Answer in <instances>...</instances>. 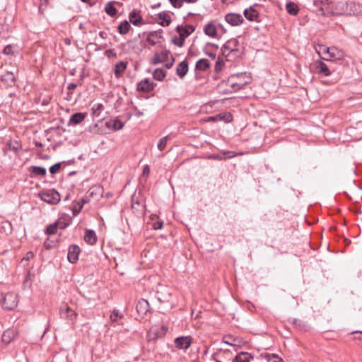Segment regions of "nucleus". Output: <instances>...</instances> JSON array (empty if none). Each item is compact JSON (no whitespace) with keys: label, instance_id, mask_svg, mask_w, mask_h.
<instances>
[{"label":"nucleus","instance_id":"30","mask_svg":"<svg viewBox=\"0 0 362 362\" xmlns=\"http://www.w3.org/2000/svg\"><path fill=\"white\" fill-rule=\"evenodd\" d=\"M85 113L77 112L71 116L70 122L73 124H78L85 119Z\"/></svg>","mask_w":362,"mask_h":362},{"label":"nucleus","instance_id":"14","mask_svg":"<svg viewBox=\"0 0 362 362\" xmlns=\"http://www.w3.org/2000/svg\"><path fill=\"white\" fill-rule=\"evenodd\" d=\"M315 67L316 72L320 75L328 76L331 74L329 67L322 61H316L315 63Z\"/></svg>","mask_w":362,"mask_h":362},{"label":"nucleus","instance_id":"25","mask_svg":"<svg viewBox=\"0 0 362 362\" xmlns=\"http://www.w3.org/2000/svg\"><path fill=\"white\" fill-rule=\"evenodd\" d=\"M29 172L35 176L45 177L47 173V170L45 168L40 166H30L29 168Z\"/></svg>","mask_w":362,"mask_h":362},{"label":"nucleus","instance_id":"47","mask_svg":"<svg viewBox=\"0 0 362 362\" xmlns=\"http://www.w3.org/2000/svg\"><path fill=\"white\" fill-rule=\"evenodd\" d=\"M34 257V253L31 251L28 252L25 257L22 259V261H30Z\"/></svg>","mask_w":362,"mask_h":362},{"label":"nucleus","instance_id":"28","mask_svg":"<svg viewBox=\"0 0 362 362\" xmlns=\"http://www.w3.org/2000/svg\"><path fill=\"white\" fill-rule=\"evenodd\" d=\"M127 62H119L115 66L114 72L117 77L121 76V74L125 71L127 69Z\"/></svg>","mask_w":362,"mask_h":362},{"label":"nucleus","instance_id":"15","mask_svg":"<svg viewBox=\"0 0 362 362\" xmlns=\"http://www.w3.org/2000/svg\"><path fill=\"white\" fill-rule=\"evenodd\" d=\"M347 15L358 16L362 14V4L356 2H348Z\"/></svg>","mask_w":362,"mask_h":362},{"label":"nucleus","instance_id":"7","mask_svg":"<svg viewBox=\"0 0 362 362\" xmlns=\"http://www.w3.org/2000/svg\"><path fill=\"white\" fill-rule=\"evenodd\" d=\"M332 1L331 0H314L315 11L322 16L329 15Z\"/></svg>","mask_w":362,"mask_h":362},{"label":"nucleus","instance_id":"40","mask_svg":"<svg viewBox=\"0 0 362 362\" xmlns=\"http://www.w3.org/2000/svg\"><path fill=\"white\" fill-rule=\"evenodd\" d=\"M224 66H225V63H224L223 60L220 58H218V59L216 62V64H215V67H214L215 72L216 73L220 72L223 69Z\"/></svg>","mask_w":362,"mask_h":362},{"label":"nucleus","instance_id":"57","mask_svg":"<svg viewBox=\"0 0 362 362\" xmlns=\"http://www.w3.org/2000/svg\"><path fill=\"white\" fill-rule=\"evenodd\" d=\"M216 356H217V354H216H216H214L213 355V356H212V357H213V359H214L216 362H221V361H219L218 360H217V359L216 358Z\"/></svg>","mask_w":362,"mask_h":362},{"label":"nucleus","instance_id":"43","mask_svg":"<svg viewBox=\"0 0 362 362\" xmlns=\"http://www.w3.org/2000/svg\"><path fill=\"white\" fill-rule=\"evenodd\" d=\"M58 227V223H55L54 224L49 225L46 228V233L49 235H53L57 233V229Z\"/></svg>","mask_w":362,"mask_h":362},{"label":"nucleus","instance_id":"46","mask_svg":"<svg viewBox=\"0 0 362 362\" xmlns=\"http://www.w3.org/2000/svg\"><path fill=\"white\" fill-rule=\"evenodd\" d=\"M13 48L12 45H8L4 47L3 53L6 55H12L13 54Z\"/></svg>","mask_w":362,"mask_h":362},{"label":"nucleus","instance_id":"56","mask_svg":"<svg viewBox=\"0 0 362 362\" xmlns=\"http://www.w3.org/2000/svg\"><path fill=\"white\" fill-rule=\"evenodd\" d=\"M211 158H214V159H218V160H221L222 158L218 156V155H212L211 156Z\"/></svg>","mask_w":362,"mask_h":362},{"label":"nucleus","instance_id":"12","mask_svg":"<svg viewBox=\"0 0 362 362\" xmlns=\"http://www.w3.org/2000/svg\"><path fill=\"white\" fill-rule=\"evenodd\" d=\"M136 310L139 315L144 318L149 312L150 306L148 302L145 299H140L136 305Z\"/></svg>","mask_w":362,"mask_h":362},{"label":"nucleus","instance_id":"11","mask_svg":"<svg viewBox=\"0 0 362 362\" xmlns=\"http://www.w3.org/2000/svg\"><path fill=\"white\" fill-rule=\"evenodd\" d=\"M225 21L232 26H237L243 23L244 18L240 14L229 13L225 16Z\"/></svg>","mask_w":362,"mask_h":362},{"label":"nucleus","instance_id":"42","mask_svg":"<svg viewBox=\"0 0 362 362\" xmlns=\"http://www.w3.org/2000/svg\"><path fill=\"white\" fill-rule=\"evenodd\" d=\"M124 123L119 119H115L112 121V128L115 131L120 130L123 128Z\"/></svg>","mask_w":362,"mask_h":362},{"label":"nucleus","instance_id":"54","mask_svg":"<svg viewBox=\"0 0 362 362\" xmlns=\"http://www.w3.org/2000/svg\"><path fill=\"white\" fill-rule=\"evenodd\" d=\"M208 120L215 122V121L218 120V118L217 115H216V116H213V117H209Z\"/></svg>","mask_w":362,"mask_h":362},{"label":"nucleus","instance_id":"17","mask_svg":"<svg viewBox=\"0 0 362 362\" xmlns=\"http://www.w3.org/2000/svg\"><path fill=\"white\" fill-rule=\"evenodd\" d=\"M158 24L163 27H167L171 23V17L168 12L163 11L157 14L156 18Z\"/></svg>","mask_w":362,"mask_h":362},{"label":"nucleus","instance_id":"2","mask_svg":"<svg viewBox=\"0 0 362 362\" xmlns=\"http://www.w3.org/2000/svg\"><path fill=\"white\" fill-rule=\"evenodd\" d=\"M223 56L227 61L235 62L243 54V47L236 39L228 40L222 47Z\"/></svg>","mask_w":362,"mask_h":362},{"label":"nucleus","instance_id":"19","mask_svg":"<svg viewBox=\"0 0 362 362\" xmlns=\"http://www.w3.org/2000/svg\"><path fill=\"white\" fill-rule=\"evenodd\" d=\"M189 69V64L187 59L183 60L179 63L176 68V74L181 78H182L187 73Z\"/></svg>","mask_w":362,"mask_h":362},{"label":"nucleus","instance_id":"44","mask_svg":"<svg viewBox=\"0 0 362 362\" xmlns=\"http://www.w3.org/2000/svg\"><path fill=\"white\" fill-rule=\"evenodd\" d=\"M60 167H61V163H57L52 165L49 168L50 173L54 175V174H56V173H59V171L60 170Z\"/></svg>","mask_w":362,"mask_h":362},{"label":"nucleus","instance_id":"3","mask_svg":"<svg viewBox=\"0 0 362 362\" xmlns=\"http://www.w3.org/2000/svg\"><path fill=\"white\" fill-rule=\"evenodd\" d=\"M175 59L170 55V52L168 49H163L159 52H156L151 58V64L156 65L163 63L167 69L173 66Z\"/></svg>","mask_w":362,"mask_h":362},{"label":"nucleus","instance_id":"51","mask_svg":"<svg viewBox=\"0 0 362 362\" xmlns=\"http://www.w3.org/2000/svg\"><path fill=\"white\" fill-rule=\"evenodd\" d=\"M150 173V169H149V167L148 165H146L144 168V170H143V173L144 175H148Z\"/></svg>","mask_w":362,"mask_h":362},{"label":"nucleus","instance_id":"16","mask_svg":"<svg viewBox=\"0 0 362 362\" xmlns=\"http://www.w3.org/2000/svg\"><path fill=\"white\" fill-rule=\"evenodd\" d=\"M155 84L151 81L149 79L146 78L144 80L141 81L137 85V90L139 91H142L145 93H148L151 91L154 88Z\"/></svg>","mask_w":362,"mask_h":362},{"label":"nucleus","instance_id":"32","mask_svg":"<svg viewBox=\"0 0 362 362\" xmlns=\"http://www.w3.org/2000/svg\"><path fill=\"white\" fill-rule=\"evenodd\" d=\"M286 11L292 16H296L298 13L299 8L297 4L293 2H288L286 6Z\"/></svg>","mask_w":362,"mask_h":362},{"label":"nucleus","instance_id":"63","mask_svg":"<svg viewBox=\"0 0 362 362\" xmlns=\"http://www.w3.org/2000/svg\"><path fill=\"white\" fill-rule=\"evenodd\" d=\"M192 15H194L192 13H190V12H189V13H188V16H192Z\"/></svg>","mask_w":362,"mask_h":362},{"label":"nucleus","instance_id":"59","mask_svg":"<svg viewBox=\"0 0 362 362\" xmlns=\"http://www.w3.org/2000/svg\"><path fill=\"white\" fill-rule=\"evenodd\" d=\"M109 52H113V51L112 49H108L105 52V54L107 56H109Z\"/></svg>","mask_w":362,"mask_h":362},{"label":"nucleus","instance_id":"62","mask_svg":"<svg viewBox=\"0 0 362 362\" xmlns=\"http://www.w3.org/2000/svg\"><path fill=\"white\" fill-rule=\"evenodd\" d=\"M100 35L101 37H103V32H100Z\"/></svg>","mask_w":362,"mask_h":362},{"label":"nucleus","instance_id":"48","mask_svg":"<svg viewBox=\"0 0 362 362\" xmlns=\"http://www.w3.org/2000/svg\"><path fill=\"white\" fill-rule=\"evenodd\" d=\"M185 37L180 36V38L178 40H173V42L177 46L182 47L185 42Z\"/></svg>","mask_w":362,"mask_h":362},{"label":"nucleus","instance_id":"50","mask_svg":"<svg viewBox=\"0 0 362 362\" xmlns=\"http://www.w3.org/2000/svg\"><path fill=\"white\" fill-rule=\"evenodd\" d=\"M76 87H77L76 83H71L69 84V86L67 87V90L69 91L68 94H69V91L74 90Z\"/></svg>","mask_w":362,"mask_h":362},{"label":"nucleus","instance_id":"58","mask_svg":"<svg viewBox=\"0 0 362 362\" xmlns=\"http://www.w3.org/2000/svg\"><path fill=\"white\" fill-rule=\"evenodd\" d=\"M184 2H187V3H194L196 1V0H183Z\"/></svg>","mask_w":362,"mask_h":362},{"label":"nucleus","instance_id":"9","mask_svg":"<svg viewBox=\"0 0 362 362\" xmlns=\"http://www.w3.org/2000/svg\"><path fill=\"white\" fill-rule=\"evenodd\" d=\"M60 315L62 318L68 320L72 324L76 321L78 316V314L66 305L60 308Z\"/></svg>","mask_w":362,"mask_h":362},{"label":"nucleus","instance_id":"26","mask_svg":"<svg viewBox=\"0 0 362 362\" xmlns=\"http://www.w3.org/2000/svg\"><path fill=\"white\" fill-rule=\"evenodd\" d=\"M210 67L209 62L206 59H201L198 60L195 65L197 71H206Z\"/></svg>","mask_w":362,"mask_h":362},{"label":"nucleus","instance_id":"33","mask_svg":"<svg viewBox=\"0 0 362 362\" xmlns=\"http://www.w3.org/2000/svg\"><path fill=\"white\" fill-rule=\"evenodd\" d=\"M264 358L268 361H272V362H284V360L279 357L278 355L274 354H268L266 353L264 355Z\"/></svg>","mask_w":362,"mask_h":362},{"label":"nucleus","instance_id":"60","mask_svg":"<svg viewBox=\"0 0 362 362\" xmlns=\"http://www.w3.org/2000/svg\"><path fill=\"white\" fill-rule=\"evenodd\" d=\"M44 245H45V247L47 249H49V244H47L46 243H45Z\"/></svg>","mask_w":362,"mask_h":362},{"label":"nucleus","instance_id":"21","mask_svg":"<svg viewBox=\"0 0 362 362\" xmlns=\"http://www.w3.org/2000/svg\"><path fill=\"white\" fill-rule=\"evenodd\" d=\"M97 236L94 230L88 229L85 232L84 240L90 245H93L97 242Z\"/></svg>","mask_w":362,"mask_h":362},{"label":"nucleus","instance_id":"20","mask_svg":"<svg viewBox=\"0 0 362 362\" xmlns=\"http://www.w3.org/2000/svg\"><path fill=\"white\" fill-rule=\"evenodd\" d=\"M245 17L250 21H257L259 18V13L252 7L246 8L244 11Z\"/></svg>","mask_w":362,"mask_h":362},{"label":"nucleus","instance_id":"53","mask_svg":"<svg viewBox=\"0 0 362 362\" xmlns=\"http://www.w3.org/2000/svg\"><path fill=\"white\" fill-rule=\"evenodd\" d=\"M358 333L360 334V336L357 337H355V339L362 341V332H353V334H358Z\"/></svg>","mask_w":362,"mask_h":362},{"label":"nucleus","instance_id":"13","mask_svg":"<svg viewBox=\"0 0 362 362\" xmlns=\"http://www.w3.org/2000/svg\"><path fill=\"white\" fill-rule=\"evenodd\" d=\"M81 252L80 247L76 245H71L68 250V260L71 263H76L78 259V255Z\"/></svg>","mask_w":362,"mask_h":362},{"label":"nucleus","instance_id":"55","mask_svg":"<svg viewBox=\"0 0 362 362\" xmlns=\"http://www.w3.org/2000/svg\"><path fill=\"white\" fill-rule=\"evenodd\" d=\"M236 0H222V2L226 4H232Z\"/></svg>","mask_w":362,"mask_h":362},{"label":"nucleus","instance_id":"10","mask_svg":"<svg viewBox=\"0 0 362 362\" xmlns=\"http://www.w3.org/2000/svg\"><path fill=\"white\" fill-rule=\"evenodd\" d=\"M174 342L177 349L186 351L191 346L192 337L190 336L177 337Z\"/></svg>","mask_w":362,"mask_h":362},{"label":"nucleus","instance_id":"22","mask_svg":"<svg viewBox=\"0 0 362 362\" xmlns=\"http://www.w3.org/2000/svg\"><path fill=\"white\" fill-rule=\"evenodd\" d=\"M253 356L247 352H241L235 356L233 362H250Z\"/></svg>","mask_w":362,"mask_h":362},{"label":"nucleus","instance_id":"35","mask_svg":"<svg viewBox=\"0 0 362 362\" xmlns=\"http://www.w3.org/2000/svg\"><path fill=\"white\" fill-rule=\"evenodd\" d=\"M210 48H214L216 50L218 49V46L214 45V44H212V43H208L205 47V53L206 55H208L209 57L212 58V59H215L216 58V53L214 52H213L212 50H208Z\"/></svg>","mask_w":362,"mask_h":362},{"label":"nucleus","instance_id":"64","mask_svg":"<svg viewBox=\"0 0 362 362\" xmlns=\"http://www.w3.org/2000/svg\"><path fill=\"white\" fill-rule=\"evenodd\" d=\"M83 204L86 203V201L84 199H82Z\"/></svg>","mask_w":362,"mask_h":362},{"label":"nucleus","instance_id":"18","mask_svg":"<svg viewBox=\"0 0 362 362\" xmlns=\"http://www.w3.org/2000/svg\"><path fill=\"white\" fill-rule=\"evenodd\" d=\"M177 32L179 33L180 37L186 38L194 31V27L191 25H178L176 28Z\"/></svg>","mask_w":362,"mask_h":362},{"label":"nucleus","instance_id":"31","mask_svg":"<svg viewBox=\"0 0 362 362\" xmlns=\"http://www.w3.org/2000/svg\"><path fill=\"white\" fill-rule=\"evenodd\" d=\"M115 3H117V2L116 1H110L105 6V12L107 13V14H108L111 17L115 16L117 13V10L116 9V8L114 6Z\"/></svg>","mask_w":362,"mask_h":362},{"label":"nucleus","instance_id":"38","mask_svg":"<svg viewBox=\"0 0 362 362\" xmlns=\"http://www.w3.org/2000/svg\"><path fill=\"white\" fill-rule=\"evenodd\" d=\"M91 110L92 114L95 117H98L100 112L104 110V106L102 103H97L92 107Z\"/></svg>","mask_w":362,"mask_h":362},{"label":"nucleus","instance_id":"34","mask_svg":"<svg viewBox=\"0 0 362 362\" xmlns=\"http://www.w3.org/2000/svg\"><path fill=\"white\" fill-rule=\"evenodd\" d=\"M123 314H122L119 310L114 309L110 314V319L112 322H117L119 320L123 318Z\"/></svg>","mask_w":362,"mask_h":362},{"label":"nucleus","instance_id":"36","mask_svg":"<svg viewBox=\"0 0 362 362\" xmlns=\"http://www.w3.org/2000/svg\"><path fill=\"white\" fill-rule=\"evenodd\" d=\"M153 77L154 79L161 81L165 77V73L161 69H156L153 73Z\"/></svg>","mask_w":362,"mask_h":362},{"label":"nucleus","instance_id":"41","mask_svg":"<svg viewBox=\"0 0 362 362\" xmlns=\"http://www.w3.org/2000/svg\"><path fill=\"white\" fill-rule=\"evenodd\" d=\"M218 120H224L226 122L232 120V115L230 113L225 112L217 115Z\"/></svg>","mask_w":362,"mask_h":362},{"label":"nucleus","instance_id":"4","mask_svg":"<svg viewBox=\"0 0 362 362\" xmlns=\"http://www.w3.org/2000/svg\"><path fill=\"white\" fill-rule=\"evenodd\" d=\"M321 51L327 55L323 59L327 61H339L344 59V52L342 49H340L336 47H325L321 48Z\"/></svg>","mask_w":362,"mask_h":362},{"label":"nucleus","instance_id":"49","mask_svg":"<svg viewBox=\"0 0 362 362\" xmlns=\"http://www.w3.org/2000/svg\"><path fill=\"white\" fill-rule=\"evenodd\" d=\"M163 227V222L157 221L153 223V228L155 230L161 229Z\"/></svg>","mask_w":362,"mask_h":362},{"label":"nucleus","instance_id":"45","mask_svg":"<svg viewBox=\"0 0 362 362\" xmlns=\"http://www.w3.org/2000/svg\"><path fill=\"white\" fill-rule=\"evenodd\" d=\"M172 6L175 8H180L184 2L183 0H169Z\"/></svg>","mask_w":362,"mask_h":362},{"label":"nucleus","instance_id":"23","mask_svg":"<svg viewBox=\"0 0 362 362\" xmlns=\"http://www.w3.org/2000/svg\"><path fill=\"white\" fill-rule=\"evenodd\" d=\"M204 33L211 37H217L216 27L214 23H207L204 28Z\"/></svg>","mask_w":362,"mask_h":362},{"label":"nucleus","instance_id":"37","mask_svg":"<svg viewBox=\"0 0 362 362\" xmlns=\"http://www.w3.org/2000/svg\"><path fill=\"white\" fill-rule=\"evenodd\" d=\"M2 81L8 83L10 85L14 83L16 81V78L14 74L12 72H6L5 74L2 76Z\"/></svg>","mask_w":362,"mask_h":362},{"label":"nucleus","instance_id":"6","mask_svg":"<svg viewBox=\"0 0 362 362\" xmlns=\"http://www.w3.org/2000/svg\"><path fill=\"white\" fill-rule=\"evenodd\" d=\"M0 303L4 309L13 310L18 305V296L12 292L7 293L5 295L2 294Z\"/></svg>","mask_w":362,"mask_h":362},{"label":"nucleus","instance_id":"27","mask_svg":"<svg viewBox=\"0 0 362 362\" xmlns=\"http://www.w3.org/2000/svg\"><path fill=\"white\" fill-rule=\"evenodd\" d=\"M131 29V25L127 21H123L117 27V32L120 35H126Z\"/></svg>","mask_w":362,"mask_h":362},{"label":"nucleus","instance_id":"1","mask_svg":"<svg viewBox=\"0 0 362 362\" xmlns=\"http://www.w3.org/2000/svg\"><path fill=\"white\" fill-rule=\"evenodd\" d=\"M250 83L247 73H239L230 76L226 81H221L218 88L220 92L228 94L243 88Z\"/></svg>","mask_w":362,"mask_h":362},{"label":"nucleus","instance_id":"39","mask_svg":"<svg viewBox=\"0 0 362 362\" xmlns=\"http://www.w3.org/2000/svg\"><path fill=\"white\" fill-rule=\"evenodd\" d=\"M169 139L170 136L167 135L159 140L157 147L160 151H163L165 148L167 142L169 140Z\"/></svg>","mask_w":362,"mask_h":362},{"label":"nucleus","instance_id":"61","mask_svg":"<svg viewBox=\"0 0 362 362\" xmlns=\"http://www.w3.org/2000/svg\"><path fill=\"white\" fill-rule=\"evenodd\" d=\"M84 3H89L91 0H81Z\"/></svg>","mask_w":362,"mask_h":362},{"label":"nucleus","instance_id":"29","mask_svg":"<svg viewBox=\"0 0 362 362\" xmlns=\"http://www.w3.org/2000/svg\"><path fill=\"white\" fill-rule=\"evenodd\" d=\"M14 332L10 330L5 331L1 336L2 342L6 344H10L14 339Z\"/></svg>","mask_w":362,"mask_h":362},{"label":"nucleus","instance_id":"52","mask_svg":"<svg viewBox=\"0 0 362 362\" xmlns=\"http://www.w3.org/2000/svg\"><path fill=\"white\" fill-rule=\"evenodd\" d=\"M49 3V0H40V10L41 9V7L45 5L47 6Z\"/></svg>","mask_w":362,"mask_h":362},{"label":"nucleus","instance_id":"24","mask_svg":"<svg viewBox=\"0 0 362 362\" xmlns=\"http://www.w3.org/2000/svg\"><path fill=\"white\" fill-rule=\"evenodd\" d=\"M129 18L130 22L136 26L140 25L141 24L142 20H143L141 16L139 13H137L135 10L132 11L129 13Z\"/></svg>","mask_w":362,"mask_h":362},{"label":"nucleus","instance_id":"8","mask_svg":"<svg viewBox=\"0 0 362 362\" xmlns=\"http://www.w3.org/2000/svg\"><path fill=\"white\" fill-rule=\"evenodd\" d=\"M348 2L346 1H337L332 2L329 15L342 16L347 15Z\"/></svg>","mask_w":362,"mask_h":362},{"label":"nucleus","instance_id":"5","mask_svg":"<svg viewBox=\"0 0 362 362\" xmlns=\"http://www.w3.org/2000/svg\"><path fill=\"white\" fill-rule=\"evenodd\" d=\"M38 197L42 201L49 204H57L61 199L59 193L53 189L40 192Z\"/></svg>","mask_w":362,"mask_h":362}]
</instances>
